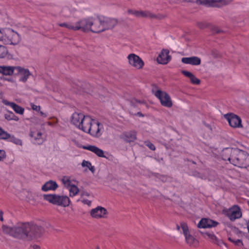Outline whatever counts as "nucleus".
I'll return each mask as SVG.
<instances>
[{"label":"nucleus","mask_w":249,"mask_h":249,"mask_svg":"<svg viewBox=\"0 0 249 249\" xmlns=\"http://www.w3.org/2000/svg\"><path fill=\"white\" fill-rule=\"evenodd\" d=\"M42 227L35 224H23L20 226L11 228L13 236L23 239H32L40 235L42 232Z\"/></svg>","instance_id":"obj_1"},{"label":"nucleus","mask_w":249,"mask_h":249,"mask_svg":"<svg viewBox=\"0 0 249 249\" xmlns=\"http://www.w3.org/2000/svg\"><path fill=\"white\" fill-rule=\"evenodd\" d=\"M19 34L10 28H0V42L5 45L16 46L21 41Z\"/></svg>","instance_id":"obj_2"},{"label":"nucleus","mask_w":249,"mask_h":249,"mask_svg":"<svg viewBox=\"0 0 249 249\" xmlns=\"http://www.w3.org/2000/svg\"><path fill=\"white\" fill-rule=\"evenodd\" d=\"M86 121V125L84 127L83 131L89 134L93 137H100L104 131L103 125L98 121L91 117Z\"/></svg>","instance_id":"obj_3"},{"label":"nucleus","mask_w":249,"mask_h":249,"mask_svg":"<svg viewBox=\"0 0 249 249\" xmlns=\"http://www.w3.org/2000/svg\"><path fill=\"white\" fill-rule=\"evenodd\" d=\"M231 164L240 168H247L249 166V154L244 151L234 148Z\"/></svg>","instance_id":"obj_4"},{"label":"nucleus","mask_w":249,"mask_h":249,"mask_svg":"<svg viewBox=\"0 0 249 249\" xmlns=\"http://www.w3.org/2000/svg\"><path fill=\"white\" fill-rule=\"evenodd\" d=\"M98 24L97 18L88 17L81 19L75 22V30H82L83 32L90 31L96 33L94 28Z\"/></svg>","instance_id":"obj_5"},{"label":"nucleus","mask_w":249,"mask_h":249,"mask_svg":"<svg viewBox=\"0 0 249 249\" xmlns=\"http://www.w3.org/2000/svg\"><path fill=\"white\" fill-rule=\"evenodd\" d=\"M97 21L98 24L94 28L96 33H99L106 30L112 29L117 24V20L114 18L101 16L97 17Z\"/></svg>","instance_id":"obj_6"},{"label":"nucleus","mask_w":249,"mask_h":249,"mask_svg":"<svg viewBox=\"0 0 249 249\" xmlns=\"http://www.w3.org/2000/svg\"><path fill=\"white\" fill-rule=\"evenodd\" d=\"M44 199L54 205L61 206L64 207H67L70 203V199L67 196H60L55 194L44 195Z\"/></svg>","instance_id":"obj_7"},{"label":"nucleus","mask_w":249,"mask_h":249,"mask_svg":"<svg viewBox=\"0 0 249 249\" xmlns=\"http://www.w3.org/2000/svg\"><path fill=\"white\" fill-rule=\"evenodd\" d=\"M90 117V116L85 115L82 113L74 112L71 117V122L76 127L83 131L86 125V120Z\"/></svg>","instance_id":"obj_8"},{"label":"nucleus","mask_w":249,"mask_h":249,"mask_svg":"<svg viewBox=\"0 0 249 249\" xmlns=\"http://www.w3.org/2000/svg\"><path fill=\"white\" fill-rule=\"evenodd\" d=\"M223 213L231 221L242 217L241 210L237 205H234L229 209L224 210Z\"/></svg>","instance_id":"obj_9"},{"label":"nucleus","mask_w":249,"mask_h":249,"mask_svg":"<svg viewBox=\"0 0 249 249\" xmlns=\"http://www.w3.org/2000/svg\"><path fill=\"white\" fill-rule=\"evenodd\" d=\"M154 94L160 100L162 106L167 107H171L172 106V100L166 92L158 89L154 91Z\"/></svg>","instance_id":"obj_10"},{"label":"nucleus","mask_w":249,"mask_h":249,"mask_svg":"<svg viewBox=\"0 0 249 249\" xmlns=\"http://www.w3.org/2000/svg\"><path fill=\"white\" fill-rule=\"evenodd\" d=\"M177 229L178 231L181 232L185 238L186 243L192 245L195 241V238L190 234L188 227L187 224L185 222H182L180 223V225H177Z\"/></svg>","instance_id":"obj_11"},{"label":"nucleus","mask_w":249,"mask_h":249,"mask_svg":"<svg viewBox=\"0 0 249 249\" xmlns=\"http://www.w3.org/2000/svg\"><path fill=\"white\" fill-rule=\"evenodd\" d=\"M129 65L137 70L142 69L144 65L143 60L135 53H130L127 56Z\"/></svg>","instance_id":"obj_12"},{"label":"nucleus","mask_w":249,"mask_h":249,"mask_svg":"<svg viewBox=\"0 0 249 249\" xmlns=\"http://www.w3.org/2000/svg\"><path fill=\"white\" fill-rule=\"evenodd\" d=\"M225 118L228 121L230 125L233 128H242V120L237 115L232 113L227 114Z\"/></svg>","instance_id":"obj_13"},{"label":"nucleus","mask_w":249,"mask_h":249,"mask_svg":"<svg viewBox=\"0 0 249 249\" xmlns=\"http://www.w3.org/2000/svg\"><path fill=\"white\" fill-rule=\"evenodd\" d=\"M107 211L105 208L101 206H97L92 209L90 212V216L95 219H99L107 217Z\"/></svg>","instance_id":"obj_14"},{"label":"nucleus","mask_w":249,"mask_h":249,"mask_svg":"<svg viewBox=\"0 0 249 249\" xmlns=\"http://www.w3.org/2000/svg\"><path fill=\"white\" fill-rule=\"evenodd\" d=\"M16 70L17 71V74L19 77L18 80L20 82L25 83L31 75V73L28 69L17 66Z\"/></svg>","instance_id":"obj_15"},{"label":"nucleus","mask_w":249,"mask_h":249,"mask_svg":"<svg viewBox=\"0 0 249 249\" xmlns=\"http://www.w3.org/2000/svg\"><path fill=\"white\" fill-rule=\"evenodd\" d=\"M171 59L169 55V51L167 49H163L157 57V61L159 64H167Z\"/></svg>","instance_id":"obj_16"},{"label":"nucleus","mask_w":249,"mask_h":249,"mask_svg":"<svg viewBox=\"0 0 249 249\" xmlns=\"http://www.w3.org/2000/svg\"><path fill=\"white\" fill-rule=\"evenodd\" d=\"M84 149L88 150L90 151V152L95 154L97 156L100 158H106V156L105 155L104 151L98 148V147L92 145H84L81 146Z\"/></svg>","instance_id":"obj_17"},{"label":"nucleus","mask_w":249,"mask_h":249,"mask_svg":"<svg viewBox=\"0 0 249 249\" xmlns=\"http://www.w3.org/2000/svg\"><path fill=\"white\" fill-rule=\"evenodd\" d=\"M218 225V222L209 218H202L198 223L199 228H208L215 227Z\"/></svg>","instance_id":"obj_18"},{"label":"nucleus","mask_w":249,"mask_h":249,"mask_svg":"<svg viewBox=\"0 0 249 249\" xmlns=\"http://www.w3.org/2000/svg\"><path fill=\"white\" fill-rule=\"evenodd\" d=\"M17 66L0 65V74L5 76H12L16 70Z\"/></svg>","instance_id":"obj_19"},{"label":"nucleus","mask_w":249,"mask_h":249,"mask_svg":"<svg viewBox=\"0 0 249 249\" xmlns=\"http://www.w3.org/2000/svg\"><path fill=\"white\" fill-rule=\"evenodd\" d=\"M2 102L5 105L10 107L16 113L20 115H23L24 114V108L16 103L9 102L5 99L2 100Z\"/></svg>","instance_id":"obj_20"},{"label":"nucleus","mask_w":249,"mask_h":249,"mask_svg":"<svg viewBox=\"0 0 249 249\" xmlns=\"http://www.w3.org/2000/svg\"><path fill=\"white\" fill-rule=\"evenodd\" d=\"M181 62L186 64L198 66L201 63V59L197 56L183 57L181 59Z\"/></svg>","instance_id":"obj_21"},{"label":"nucleus","mask_w":249,"mask_h":249,"mask_svg":"<svg viewBox=\"0 0 249 249\" xmlns=\"http://www.w3.org/2000/svg\"><path fill=\"white\" fill-rule=\"evenodd\" d=\"M120 138L127 142H132L136 139V132L135 131H129L122 133Z\"/></svg>","instance_id":"obj_22"},{"label":"nucleus","mask_w":249,"mask_h":249,"mask_svg":"<svg viewBox=\"0 0 249 249\" xmlns=\"http://www.w3.org/2000/svg\"><path fill=\"white\" fill-rule=\"evenodd\" d=\"M234 149L226 148L223 150L221 154L222 158L224 160H228L231 163V159L233 157V151Z\"/></svg>","instance_id":"obj_23"},{"label":"nucleus","mask_w":249,"mask_h":249,"mask_svg":"<svg viewBox=\"0 0 249 249\" xmlns=\"http://www.w3.org/2000/svg\"><path fill=\"white\" fill-rule=\"evenodd\" d=\"M57 187L58 185L55 181L50 180L42 185L41 187V190L44 192L54 191L57 188Z\"/></svg>","instance_id":"obj_24"},{"label":"nucleus","mask_w":249,"mask_h":249,"mask_svg":"<svg viewBox=\"0 0 249 249\" xmlns=\"http://www.w3.org/2000/svg\"><path fill=\"white\" fill-rule=\"evenodd\" d=\"M30 136L34 140V142L37 144L43 143V139L42 137L41 132L37 131H31Z\"/></svg>","instance_id":"obj_25"},{"label":"nucleus","mask_w":249,"mask_h":249,"mask_svg":"<svg viewBox=\"0 0 249 249\" xmlns=\"http://www.w3.org/2000/svg\"><path fill=\"white\" fill-rule=\"evenodd\" d=\"M61 181L64 186L67 189L73 184L72 182H78L75 179H71V177L68 176H63Z\"/></svg>","instance_id":"obj_26"},{"label":"nucleus","mask_w":249,"mask_h":249,"mask_svg":"<svg viewBox=\"0 0 249 249\" xmlns=\"http://www.w3.org/2000/svg\"><path fill=\"white\" fill-rule=\"evenodd\" d=\"M7 136L5 138H3L2 140H8V141L12 142L17 145L21 146L22 145V141L20 139L16 138L14 136L10 135L9 133L7 132Z\"/></svg>","instance_id":"obj_27"},{"label":"nucleus","mask_w":249,"mask_h":249,"mask_svg":"<svg viewBox=\"0 0 249 249\" xmlns=\"http://www.w3.org/2000/svg\"><path fill=\"white\" fill-rule=\"evenodd\" d=\"M203 236L206 239L210 240L212 243L219 244V240L213 232H205L203 233Z\"/></svg>","instance_id":"obj_28"},{"label":"nucleus","mask_w":249,"mask_h":249,"mask_svg":"<svg viewBox=\"0 0 249 249\" xmlns=\"http://www.w3.org/2000/svg\"><path fill=\"white\" fill-rule=\"evenodd\" d=\"M128 13L129 14H132L137 17H146L148 16L146 12L142 11H136L132 10H129Z\"/></svg>","instance_id":"obj_29"},{"label":"nucleus","mask_w":249,"mask_h":249,"mask_svg":"<svg viewBox=\"0 0 249 249\" xmlns=\"http://www.w3.org/2000/svg\"><path fill=\"white\" fill-rule=\"evenodd\" d=\"M8 55V49L5 46L0 44V59L5 58Z\"/></svg>","instance_id":"obj_30"},{"label":"nucleus","mask_w":249,"mask_h":249,"mask_svg":"<svg viewBox=\"0 0 249 249\" xmlns=\"http://www.w3.org/2000/svg\"><path fill=\"white\" fill-rule=\"evenodd\" d=\"M69 191L70 196L73 197L77 195L79 192V190L78 187L75 185L73 184L71 185L69 188L68 189Z\"/></svg>","instance_id":"obj_31"},{"label":"nucleus","mask_w":249,"mask_h":249,"mask_svg":"<svg viewBox=\"0 0 249 249\" xmlns=\"http://www.w3.org/2000/svg\"><path fill=\"white\" fill-rule=\"evenodd\" d=\"M58 25L60 27H65L69 30H75V22H69V23H59Z\"/></svg>","instance_id":"obj_32"},{"label":"nucleus","mask_w":249,"mask_h":249,"mask_svg":"<svg viewBox=\"0 0 249 249\" xmlns=\"http://www.w3.org/2000/svg\"><path fill=\"white\" fill-rule=\"evenodd\" d=\"M81 165L83 167H87L92 173L94 172V168L91 165V164L89 161L84 160L82 161Z\"/></svg>","instance_id":"obj_33"},{"label":"nucleus","mask_w":249,"mask_h":249,"mask_svg":"<svg viewBox=\"0 0 249 249\" xmlns=\"http://www.w3.org/2000/svg\"><path fill=\"white\" fill-rule=\"evenodd\" d=\"M190 80L193 84L195 85H198L200 82V81L197 78L194 74L190 79Z\"/></svg>","instance_id":"obj_34"},{"label":"nucleus","mask_w":249,"mask_h":249,"mask_svg":"<svg viewBox=\"0 0 249 249\" xmlns=\"http://www.w3.org/2000/svg\"><path fill=\"white\" fill-rule=\"evenodd\" d=\"M14 113L11 111H8L7 113L5 114L4 118L7 121H11L13 116Z\"/></svg>","instance_id":"obj_35"},{"label":"nucleus","mask_w":249,"mask_h":249,"mask_svg":"<svg viewBox=\"0 0 249 249\" xmlns=\"http://www.w3.org/2000/svg\"><path fill=\"white\" fill-rule=\"evenodd\" d=\"M30 105L31 108L36 112L40 111V109H41V107L40 106L36 105L33 103H30Z\"/></svg>","instance_id":"obj_36"},{"label":"nucleus","mask_w":249,"mask_h":249,"mask_svg":"<svg viewBox=\"0 0 249 249\" xmlns=\"http://www.w3.org/2000/svg\"><path fill=\"white\" fill-rule=\"evenodd\" d=\"M78 201H80L82 203L87 205L89 206L91 205V201L89 200L84 198V197H81Z\"/></svg>","instance_id":"obj_37"},{"label":"nucleus","mask_w":249,"mask_h":249,"mask_svg":"<svg viewBox=\"0 0 249 249\" xmlns=\"http://www.w3.org/2000/svg\"><path fill=\"white\" fill-rule=\"evenodd\" d=\"M143 103V101H140V100H138L136 99H133L131 101V105L133 106H134V107L137 106L138 104H142Z\"/></svg>","instance_id":"obj_38"},{"label":"nucleus","mask_w":249,"mask_h":249,"mask_svg":"<svg viewBox=\"0 0 249 249\" xmlns=\"http://www.w3.org/2000/svg\"><path fill=\"white\" fill-rule=\"evenodd\" d=\"M181 73L186 77L189 78V79L191 78L192 76L193 75V73L187 71L183 70L181 71Z\"/></svg>","instance_id":"obj_39"},{"label":"nucleus","mask_w":249,"mask_h":249,"mask_svg":"<svg viewBox=\"0 0 249 249\" xmlns=\"http://www.w3.org/2000/svg\"><path fill=\"white\" fill-rule=\"evenodd\" d=\"M181 73L186 77L189 78V79L191 78L192 76L193 75V73L187 71L183 70L181 71Z\"/></svg>","instance_id":"obj_40"},{"label":"nucleus","mask_w":249,"mask_h":249,"mask_svg":"<svg viewBox=\"0 0 249 249\" xmlns=\"http://www.w3.org/2000/svg\"><path fill=\"white\" fill-rule=\"evenodd\" d=\"M6 136H7V132L0 127V139L2 140L3 138H5Z\"/></svg>","instance_id":"obj_41"},{"label":"nucleus","mask_w":249,"mask_h":249,"mask_svg":"<svg viewBox=\"0 0 249 249\" xmlns=\"http://www.w3.org/2000/svg\"><path fill=\"white\" fill-rule=\"evenodd\" d=\"M6 157V153L4 150H0V161L3 160Z\"/></svg>","instance_id":"obj_42"},{"label":"nucleus","mask_w":249,"mask_h":249,"mask_svg":"<svg viewBox=\"0 0 249 249\" xmlns=\"http://www.w3.org/2000/svg\"><path fill=\"white\" fill-rule=\"evenodd\" d=\"M39 113V115L42 118H46L48 117V113L47 112H44L40 109V111L37 112Z\"/></svg>","instance_id":"obj_43"},{"label":"nucleus","mask_w":249,"mask_h":249,"mask_svg":"<svg viewBox=\"0 0 249 249\" xmlns=\"http://www.w3.org/2000/svg\"><path fill=\"white\" fill-rule=\"evenodd\" d=\"M196 2L198 4L207 5L209 3L208 0H197Z\"/></svg>","instance_id":"obj_44"},{"label":"nucleus","mask_w":249,"mask_h":249,"mask_svg":"<svg viewBox=\"0 0 249 249\" xmlns=\"http://www.w3.org/2000/svg\"><path fill=\"white\" fill-rule=\"evenodd\" d=\"M146 145L147 146L152 150H155V146L153 144H152L150 142H147L146 143Z\"/></svg>","instance_id":"obj_45"},{"label":"nucleus","mask_w":249,"mask_h":249,"mask_svg":"<svg viewBox=\"0 0 249 249\" xmlns=\"http://www.w3.org/2000/svg\"><path fill=\"white\" fill-rule=\"evenodd\" d=\"M229 240H230V241H231V242H232L235 243V244H236V245H238L239 243H241V245H242H242H243V243L242 242L241 240H240V239H237V240H236V241H234L232 240L231 239V238H229Z\"/></svg>","instance_id":"obj_46"},{"label":"nucleus","mask_w":249,"mask_h":249,"mask_svg":"<svg viewBox=\"0 0 249 249\" xmlns=\"http://www.w3.org/2000/svg\"><path fill=\"white\" fill-rule=\"evenodd\" d=\"M1 79H3L4 80L10 82H13L14 81L13 79L11 78L3 77L1 78Z\"/></svg>","instance_id":"obj_47"},{"label":"nucleus","mask_w":249,"mask_h":249,"mask_svg":"<svg viewBox=\"0 0 249 249\" xmlns=\"http://www.w3.org/2000/svg\"><path fill=\"white\" fill-rule=\"evenodd\" d=\"M89 196V193L86 192H83L81 194V197H84V196Z\"/></svg>","instance_id":"obj_48"},{"label":"nucleus","mask_w":249,"mask_h":249,"mask_svg":"<svg viewBox=\"0 0 249 249\" xmlns=\"http://www.w3.org/2000/svg\"><path fill=\"white\" fill-rule=\"evenodd\" d=\"M12 120H14L15 121H18L19 120V118L18 116L15 115L14 114H13V116L12 117Z\"/></svg>","instance_id":"obj_49"},{"label":"nucleus","mask_w":249,"mask_h":249,"mask_svg":"<svg viewBox=\"0 0 249 249\" xmlns=\"http://www.w3.org/2000/svg\"><path fill=\"white\" fill-rule=\"evenodd\" d=\"M2 214H3L2 212V211H0V220L1 221H3V218Z\"/></svg>","instance_id":"obj_50"},{"label":"nucleus","mask_w":249,"mask_h":249,"mask_svg":"<svg viewBox=\"0 0 249 249\" xmlns=\"http://www.w3.org/2000/svg\"><path fill=\"white\" fill-rule=\"evenodd\" d=\"M33 249H39V247L37 245H35L33 246Z\"/></svg>","instance_id":"obj_51"},{"label":"nucleus","mask_w":249,"mask_h":249,"mask_svg":"<svg viewBox=\"0 0 249 249\" xmlns=\"http://www.w3.org/2000/svg\"><path fill=\"white\" fill-rule=\"evenodd\" d=\"M161 180H162L163 181H166V180H167V178H166V177H162V178L161 179Z\"/></svg>","instance_id":"obj_52"},{"label":"nucleus","mask_w":249,"mask_h":249,"mask_svg":"<svg viewBox=\"0 0 249 249\" xmlns=\"http://www.w3.org/2000/svg\"><path fill=\"white\" fill-rule=\"evenodd\" d=\"M137 114H138V115L139 116H140V117H143V116L142 114V113H141V112H138Z\"/></svg>","instance_id":"obj_53"},{"label":"nucleus","mask_w":249,"mask_h":249,"mask_svg":"<svg viewBox=\"0 0 249 249\" xmlns=\"http://www.w3.org/2000/svg\"><path fill=\"white\" fill-rule=\"evenodd\" d=\"M247 128H248V129H249V124H248V126H247Z\"/></svg>","instance_id":"obj_54"},{"label":"nucleus","mask_w":249,"mask_h":249,"mask_svg":"<svg viewBox=\"0 0 249 249\" xmlns=\"http://www.w3.org/2000/svg\"><path fill=\"white\" fill-rule=\"evenodd\" d=\"M85 92H87V93H89V91H87V90H85Z\"/></svg>","instance_id":"obj_55"}]
</instances>
